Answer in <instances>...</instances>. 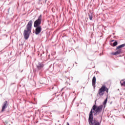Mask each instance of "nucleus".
<instances>
[{"mask_svg": "<svg viewBox=\"0 0 125 125\" xmlns=\"http://www.w3.org/2000/svg\"><path fill=\"white\" fill-rule=\"evenodd\" d=\"M103 109V105L97 106L94 104L92 106L89 114L88 123L89 124V125H100V123H101V122H99L96 121L95 119L93 120V111H96V112L101 113V112H102Z\"/></svg>", "mask_w": 125, "mask_h": 125, "instance_id": "1", "label": "nucleus"}, {"mask_svg": "<svg viewBox=\"0 0 125 125\" xmlns=\"http://www.w3.org/2000/svg\"><path fill=\"white\" fill-rule=\"evenodd\" d=\"M33 26V21L30 20L23 31V37L24 40H28L30 37V35H31V32H32V27Z\"/></svg>", "mask_w": 125, "mask_h": 125, "instance_id": "2", "label": "nucleus"}, {"mask_svg": "<svg viewBox=\"0 0 125 125\" xmlns=\"http://www.w3.org/2000/svg\"><path fill=\"white\" fill-rule=\"evenodd\" d=\"M105 91L108 93L109 92V89H108V88H107V87H106V86H105V85H103L101 87V88L99 89L98 93L97 94V96L99 95L100 97H102V96L104 95V93H105Z\"/></svg>", "mask_w": 125, "mask_h": 125, "instance_id": "3", "label": "nucleus"}, {"mask_svg": "<svg viewBox=\"0 0 125 125\" xmlns=\"http://www.w3.org/2000/svg\"><path fill=\"white\" fill-rule=\"evenodd\" d=\"M125 43L122 44L117 46L116 48V50H117V51L113 53V55H118V54H121V53H122V51H123L121 48H122V47H125Z\"/></svg>", "mask_w": 125, "mask_h": 125, "instance_id": "4", "label": "nucleus"}, {"mask_svg": "<svg viewBox=\"0 0 125 125\" xmlns=\"http://www.w3.org/2000/svg\"><path fill=\"white\" fill-rule=\"evenodd\" d=\"M42 24V15H40L38 19L34 22V27L41 26Z\"/></svg>", "mask_w": 125, "mask_h": 125, "instance_id": "5", "label": "nucleus"}, {"mask_svg": "<svg viewBox=\"0 0 125 125\" xmlns=\"http://www.w3.org/2000/svg\"><path fill=\"white\" fill-rule=\"evenodd\" d=\"M34 28H36L35 29V35H39L40 34V33L42 32V26H37V27H34Z\"/></svg>", "mask_w": 125, "mask_h": 125, "instance_id": "6", "label": "nucleus"}, {"mask_svg": "<svg viewBox=\"0 0 125 125\" xmlns=\"http://www.w3.org/2000/svg\"><path fill=\"white\" fill-rule=\"evenodd\" d=\"M36 67L38 70H42L44 67V64H43V62H39L38 64L36 65Z\"/></svg>", "mask_w": 125, "mask_h": 125, "instance_id": "7", "label": "nucleus"}, {"mask_svg": "<svg viewBox=\"0 0 125 125\" xmlns=\"http://www.w3.org/2000/svg\"><path fill=\"white\" fill-rule=\"evenodd\" d=\"M8 106V102L7 101H5L4 103L3 104L2 109H1V112H4V110L6 108H7V106Z\"/></svg>", "mask_w": 125, "mask_h": 125, "instance_id": "8", "label": "nucleus"}, {"mask_svg": "<svg viewBox=\"0 0 125 125\" xmlns=\"http://www.w3.org/2000/svg\"><path fill=\"white\" fill-rule=\"evenodd\" d=\"M96 83V77H95V76H94L92 80V83L93 87H94V88H95Z\"/></svg>", "mask_w": 125, "mask_h": 125, "instance_id": "9", "label": "nucleus"}, {"mask_svg": "<svg viewBox=\"0 0 125 125\" xmlns=\"http://www.w3.org/2000/svg\"><path fill=\"white\" fill-rule=\"evenodd\" d=\"M110 44L111 46L113 47L117 46V45H118V42L115 41L113 43H110Z\"/></svg>", "mask_w": 125, "mask_h": 125, "instance_id": "10", "label": "nucleus"}, {"mask_svg": "<svg viewBox=\"0 0 125 125\" xmlns=\"http://www.w3.org/2000/svg\"><path fill=\"white\" fill-rule=\"evenodd\" d=\"M124 81H125V79L122 80L120 81V83H121V86H125V81L124 82Z\"/></svg>", "mask_w": 125, "mask_h": 125, "instance_id": "11", "label": "nucleus"}, {"mask_svg": "<svg viewBox=\"0 0 125 125\" xmlns=\"http://www.w3.org/2000/svg\"><path fill=\"white\" fill-rule=\"evenodd\" d=\"M98 114H99L98 111H96V110H94V111H93V114L94 116H97Z\"/></svg>", "mask_w": 125, "mask_h": 125, "instance_id": "12", "label": "nucleus"}, {"mask_svg": "<svg viewBox=\"0 0 125 125\" xmlns=\"http://www.w3.org/2000/svg\"><path fill=\"white\" fill-rule=\"evenodd\" d=\"M89 20L91 21H92V13H90L89 14Z\"/></svg>", "mask_w": 125, "mask_h": 125, "instance_id": "13", "label": "nucleus"}, {"mask_svg": "<svg viewBox=\"0 0 125 125\" xmlns=\"http://www.w3.org/2000/svg\"><path fill=\"white\" fill-rule=\"evenodd\" d=\"M107 101H108V98H106L103 102V105H106L107 104Z\"/></svg>", "mask_w": 125, "mask_h": 125, "instance_id": "14", "label": "nucleus"}, {"mask_svg": "<svg viewBox=\"0 0 125 125\" xmlns=\"http://www.w3.org/2000/svg\"><path fill=\"white\" fill-rule=\"evenodd\" d=\"M67 79V81H66V83H68V81L70 80V78H68V77H66Z\"/></svg>", "mask_w": 125, "mask_h": 125, "instance_id": "15", "label": "nucleus"}, {"mask_svg": "<svg viewBox=\"0 0 125 125\" xmlns=\"http://www.w3.org/2000/svg\"><path fill=\"white\" fill-rule=\"evenodd\" d=\"M66 125H70V124H69V122L66 123Z\"/></svg>", "mask_w": 125, "mask_h": 125, "instance_id": "16", "label": "nucleus"}, {"mask_svg": "<svg viewBox=\"0 0 125 125\" xmlns=\"http://www.w3.org/2000/svg\"><path fill=\"white\" fill-rule=\"evenodd\" d=\"M15 83H11V85H12V84H14Z\"/></svg>", "mask_w": 125, "mask_h": 125, "instance_id": "17", "label": "nucleus"}, {"mask_svg": "<svg viewBox=\"0 0 125 125\" xmlns=\"http://www.w3.org/2000/svg\"><path fill=\"white\" fill-rule=\"evenodd\" d=\"M115 42V40H112L111 42Z\"/></svg>", "mask_w": 125, "mask_h": 125, "instance_id": "18", "label": "nucleus"}, {"mask_svg": "<svg viewBox=\"0 0 125 125\" xmlns=\"http://www.w3.org/2000/svg\"><path fill=\"white\" fill-rule=\"evenodd\" d=\"M71 80H73V78L71 77Z\"/></svg>", "mask_w": 125, "mask_h": 125, "instance_id": "19", "label": "nucleus"}, {"mask_svg": "<svg viewBox=\"0 0 125 125\" xmlns=\"http://www.w3.org/2000/svg\"><path fill=\"white\" fill-rule=\"evenodd\" d=\"M75 64H77V62H75Z\"/></svg>", "mask_w": 125, "mask_h": 125, "instance_id": "20", "label": "nucleus"}, {"mask_svg": "<svg viewBox=\"0 0 125 125\" xmlns=\"http://www.w3.org/2000/svg\"><path fill=\"white\" fill-rule=\"evenodd\" d=\"M52 89H53V87H52Z\"/></svg>", "mask_w": 125, "mask_h": 125, "instance_id": "21", "label": "nucleus"}]
</instances>
